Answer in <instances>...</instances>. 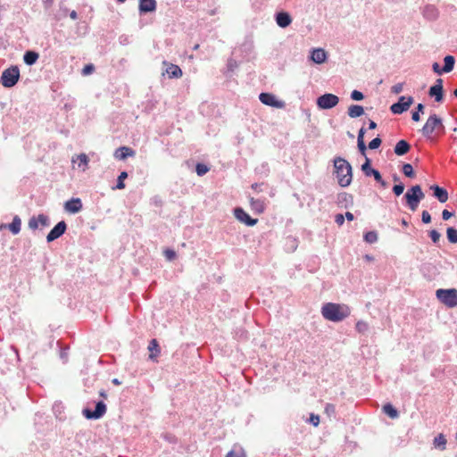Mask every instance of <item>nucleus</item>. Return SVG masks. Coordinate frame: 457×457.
Returning <instances> with one entry per match:
<instances>
[{"label": "nucleus", "mask_w": 457, "mask_h": 457, "mask_svg": "<svg viewBox=\"0 0 457 457\" xmlns=\"http://www.w3.org/2000/svg\"><path fill=\"white\" fill-rule=\"evenodd\" d=\"M334 173L340 187H348L353 180V168L349 162L340 156L333 160Z\"/></svg>", "instance_id": "1"}, {"label": "nucleus", "mask_w": 457, "mask_h": 457, "mask_svg": "<svg viewBox=\"0 0 457 457\" xmlns=\"http://www.w3.org/2000/svg\"><path fill=\"white\" fill-rule=\"evenodd\" d=\"M321 314L329 321L339 322L351 314V310L345 304L327 303L321 307Z\"/></svg>", "instance_id": "2"}, {"label": "nucleus", "mask_w": 457, "mask_h": 457, "mask_svg": "<svg viewBox=\"0 0 457 457\" xmlns=\"http://www.w3.org/2000/svg\"><path fill=\"white\" fill-rule=\"evenodd\" d=\"M424 197L425 195L420 185L411 187L403 195V199L405 200L406 205L412 212H415L417 210L420 201Z\"/></svg>", "instance_id": "3"}, {"label": "nucleus", "mask_w": 457, "mask_h": 457, "mask_svg": "<svg viewBox=\"0 0 457 457\" xmlns=\"http://www.w3.org/2000/svg\"><path fill=\"white\" fill-rule=\"evenodd\" d=\"M20 69L17 65H11L4 70L0 77V84L6 88L14 87L20 79Z\"/></svg>", "instance_id": "4"}, {"label": "nucleus", "mask_w": 457, "mask_h": 457, "mask_svg": "<svg viewBox=\"0 0 457 457\" xmlns=\"http://www.w3.org/2000/svg\"><path fill=\"white\" fill-rule=\"evenodd\" d=\"M437 129H444L443 120L436 113H433L428 118L420 132L425 138L432 139L433 133Z\"/></svg>", "instance_id": "5"}, {"label": "nucleus", "mask_w": 457, "mask_h": 457, "mask_svg": "<svg viewBox=\"0 0 457 457\" xmlns=\"http://www.w3.org/2000/svg\"><path fill=\"white\" fill-rule=\"evenodd\" d=\"M437 299L449 308L457 306V290L455 288L437 289L436 291Z\"/></svg>", "instance_id": "6"}, {"label": "nucleus", "mask_w": 457, "mask_h": 457, "mask_svg": "<svg viewBox=\"0 0 457 457\" xmlns=\"http://www.w3.org/2000/svg\"><path fill=\"white\" fill-rule=\"evenodd\" d=\"M339 103V97L331 93H325L320 96L316 104L317 106L321 110H329L337 106Z\"/></svg>", "instance_id": "7"}, {"label": "nucleus", "mask_w": 457, "mask_h": 457, "mask_svg": "<svg viewBox=\"0 0 457 457\" xmlns=\"http://www.w3.org/2000/svg\"><path fill=\"white\" fill-rule=\"evenodd\" d=\"M106 410V404L103 401H98L96 403L95 410L84 408L82 410V414L87 420H96L101 419L105 414Z\"/></svg>", "instance_id": "8"}, {"label": "nucleus", "mask_w": 457, "mask_h": 457, "mask_svg": "<svg viewBox=\"0 0 457 457\" xmlns=\"http://www.w3.org/2000/svg\"><path fill=\"white\" fill-rule=\"evenodd\" d=\"M413 104L412 96H400L398 101L390 106V111L394 114H402L406 112Z\"/></svg>", "instance_id": "9"}, {"label": "nucleus", "mask_w": 457, "mask_h": 457, "mask_svg": "<svg viewBox=\"0 0 457 457\" xmlns=\"http://www.w3.org/2000/svg\"><path fill=\"white\" fill-rule=\"evenodd\" d=\"M428 96L433 97L436 102L442 103L444 100L443 79H437L433 86L428 89Z\"/></svg>", "instance_id": "10"}, {"label": "nucleus", "mask_w": 457, "mask_h": 457, "mask_svg": "<svg viewBox=\"0 0 457 457\" xmlns=\"http://www.w3.org/2000/svg\"><path fill=\"white\" fill-rule=\"evenodd\" d=\"M67 229V224L64 220L59 221L47 234L46 241L47 243H51L55 239L62 237Z\"/></svg>", "instance_id": "11"}, {"label": "nucleus", "mask_w": 457, "mask_h": 457, "mask_svg": "<svg viewBox=\"0 0 457 457\" xmlns=\"http://www.w3.org/2000/svg\"><path fill=\"white\" fill-rule=\"evenodd\" d=\"M234 215L235 217L241 221L242 223L245 224L246 226L252 227L254 226L257 222V219L252 218L247 212H245V210L241 207H236L234 209Z\"/></svg>", "instance_id": "12"}, {"label": "nucleus", "mask_w": 457, "mask_h": 457, "mask_svg": "<svg viewBox=\"0 0 457 457\" xmlns=\"http://www.w3.org/2000/svg\"><path fill=\"white\" fill-rule=\"evenodd\" d=\"M260 101L268 106L280 108L284 105L283 102L277 100L271 93L262 92L259 95Z\"/></svg>", "instance_id": "13"}, {"label": "nucleus", "mask_w": 457, "mask_h": 457, "mask_svg": "<svg viewBox=\"0 0 457 457\" xmlns=\"http://www.w3.org/2000/svg\"><path fill=\"white\" fill-rule=\"evenodd\" d=\"M82 208L83 205L80 198H71L66 201L64 204L65 211L70 213H78L82 210Z\"/></svg>", "instance_id": "14"}, {"label": "nucleus", "mask_w": 457, "mask_h": 457, "mask_svg": "<svg viewBox=\"0 0 457 457\" xmlns=\"http://www.w3.org/2000/svg\"><path fill=\"white\" fill-rule=\"evenodd\" d=\"M361 170L366 177H373L374 179L377 178L380 179V172L371 167V161L368 157L365 158V162L361 164Z\"/></svg>", "instance_id": "15"}, {"label": "nucleus", "mask_w": 457, "mask_h": 457, "mask_svg": "<svg viewBox=\"0 0 457 457\" xmlns=\"http://www.w3.org/2000/svg\"><path fill=\"white\" fill-rule=\"evenodd\" d=\"M157 4L155 0H139L138 11L140 14L153 12L156 10Z\"/></svg>", "instance_id": "16"}, {"label": "nucleus", "mask_w": 457, "mask_h": 457, "mask_svg": "<svg viewBox=\"0 0 457 457\" xmlns=\"http://www.w3.org/2000/svg\"><path fill=\"white\" fill-rule=\"evenodd\" d=\"M275 21L278 27L285 29L292 23V18L287 12H278L275 15Z\"/></svg>", "instance_id": "17"}, {"label": "nucleus", "mask_w": 457, "mask_h": 457, "mask_svg": "<svg viewBox=\"0 0 457 457\" xmlns=\"http://www.w3.org/2000/svg\"><path fill=\"white\" fill-rule=\"evenodd\" d=\"M430 189L433 191V196L440 203L444 204L448 200V192L445 188L441 187L438 185H432Z\"/></svg>", "instance_id": "18"}, {"label": "nucleus", "mask_w": 457, "mask_h": 457, "mask_svg": "<svg viewBox=\"0 0 457 457\" xmlns=\"http://www.w3.org/2000/svg\"><path fill=\"white\" fill-rule=\"evenodd\" d=\"M135 151L129 146H120L114 152V157L118 160H125L135 155Z\"/></svg>", "instance_id": "19"}, {"label": "nucleus", "mask_w": 457, "mask_h": 457, "mask_svg": "<svg viewBox=\"0 0 457 457\" xmlns=\"http://www.w3.org/2000/svg\"><path fill=\"white\" fill-rule=\"evenodd\" d=\"M310 59L317 64H321L327 60V53L322 48L313 49L311 52Z\"/></svg>", "instance_id": "20"}, {"label": "nucleus", "mask_w": 457, "mask_h": 457, "mask_svg": "<svg viewBox=\"0 0 457 457\" xmlns=\"http://www.w3.org/2000/svg\"><path fill=\"white\" fill-rule=\"evenodd\" d=\"M410 150H411V145L408 141H406L404 139L399 140L395 144V148H394V152L397 156H403V155L406 154L407 153H409Z\"/></svg>", "instance_id": "21"}, {"label": "nucleus", "mask_w": 457, "mask_h": 457, "mask_svg": "<svg viewBox=\"0 0 457 457\" xmlns=\"http://www.w3.org/2000/svg\"><path fill=\"white\" fill-rule=\"evenodd\" d=\"M249 201L251 208L255 213L261 214L265 211V202L263 199L250 197Z\"/></svg>", "instance_id": "22"}, {"label": "nucleus", "mask_w": 457, "mask_h": 457, "mask_svg": "<svg viewBox=\"0 0 457 457\" xmlns=\"http://www.w3.org/2000/svg\"><path fill=\"white\" fill-rule=\"evenodd\" d=\"M147 348L151 352V353L149 354V359L152 360V361H155L157 356L161 353V348H160V345L158 344V341L156 339H154V338L152 339L149 342V345H148Z\"/></svg>", "instance_id": "23"}, {"label": "nucleus", "mask_w": 457, "mask_h": 457, "mask_svg": "<svg viewBox=\"0 0 457 457\" xmlns=\"http://www.w3.org/2000/svg\"><path fill=\"white\" fill-rule=\"evenodd\" d=\"M39 58L38 53L33 50H28L23 54V62L25 64L31 66L37 62Z\"/></svg>", "instance_id": "24"}, {"label": "nucleus", "mask_w": 457, "mask_h": 457, "mask_svg": "<svg viewBox=\"0 0 457 457\" xmlns=\"http://www.w3.org/2000/svg\"><path fill=\"white\" fill-rule=\"evenodd\" d=\"M347 114L352 119L359 118L364 114V108L359 104H352L348 107Z\"/></svg>", "instance_id": "25"}, {"label": "nucleus", "mask_w": 457, "mask_h": 457, "mask_svg": "<svg viewBox=\"0 0 457 457\" xmlns=\"http://www.w3.org/2000/svg\"><path fill=\"white\" fill-rule=\"evenodd\" d=\"M454 64H455V58L453 55H446L445 58H444V66L442 67V71L445 72V73H449L451 72L453 68H454Z\"/></svg>", "instance_id": "26"}, {"label": "nucleus", "mask_w": 457, "mask_h": 457, "mask_svg": "<svg viewBox=\"0 0 457 457\" xmlns=\"http://www.w3.org/2000/svg\"><path fill=\"white\" fill-rule=\"evenodd\" d=\"M423 15L425 18L433 21L437 18L438 12L434 5L428 4L425 6Z\"/></svg>", "instance_id": "27"}, {"label": "nucleus", "mask_w": 457, "mask_h": 457, "mask_svg": "<svg viewBox=\"0 0 457 457\" xmlns=\"http://www.w3.org/2000/svg\"><path fill=\"white\" fill-rule=\"evenodd\" d=\"M21 220L18 215H15L12 221L8 225L9 230L13 234L17 235L21 231Z\"/></svg>", "instance_id": "28"}, {"label": "nucleus", "mask_w": 457, "mask_h": 457, "mask_svg": "<svg viewBox=\"0 0 457 457\" xmlns=\"http://www.w3.org/2000/svg\"><path fill=\"white\" fill-rule=\"evenodd\" d=\"M166 72L170 79H178L182 76L181 69L178 65H175V64H170L167 68Z\"/></svg>", "instance_id": "29"}, {"label": "nucleus", "mask_w": 457, "mask_h": 457, "mask_svg": "<svg viewBox=\"0 0 457 457\" xmlns=\"http://www.w3.org/2000/svg\"><path fill=\"white\" fill-rule=\"evenodd\" d=\"M298 247V240L294 237H287L285 242V249L287 252L293 253Z\"/></svg>", "instance_id": "30"}, {"label": "nucleus", "mask_w": 457, "mask_h": 457, "mask_svg": "<svg viewBox=\"0 0 457 457\" xmlns=\"http://www.w3.org/2000/svg\"><path fill=\"white\" fill-rule=\"evenodd\" d=\"M383 411L391 419H396L399 416L398 411L389 403L383 406Z\"/></svg>", "instance_id": "31"}, {"label": "nucleus", "mask_w": 457, "mask_h": 457, "mask_svg": "<svg viewBox=\"0 0 457 457\" xmlns=\"http://www.w3.org/2000/svg\"><path fill=\"white\" fill-rule=\"evenodd\" d=\"M446 438L443 434H439L434 438L433 445L436 448H439L440 450H445L446 445Z\"/></svg>", "instance_id": "32"}, {"label": "nucleus", "mask_w": 457, "mask_h": 457, "mask_svg": "<svg viewBox=\"0 0 457 457\" xmlns=\"http://www.w3.org/2000/svg\"><path fill=\"white\" fill-rule=\"evenodd\" d=\"M225 457H246V453L241 446H235Z\"/></svg>", "instance_id": "33"}, {"label": "nucleus", "mask_w": 457, "mask_h": 457, "mask_svg": "<svg viewBox=\"0 0 457 457\" xmlns=\"http://www.w3.org/2000/svg\"><path fill=\"white\" fill-rule=\"evenodd\" d=\"M446 237L451 244H457V229L453 227L446 228Z\"/></svg>", "instance_id": "34"}, {"label": "nucleus", "mask_w": 457, "mask_h": 457, "mask_svg": "<svg viewBox=\"0 0 457 457\" xmlns=\"http://www.w3.org/2000/svg\"><path fill=\"white\" fill-rule=\"evenodd\" d=\"M127 178H128V172L121 171L120 174L118 176L117 184L115 187H112V189H124L126 187L124 180Z\"/></svg>", "instance_id": "35"}, {"label": "nucleus", "mask_w": 457, "mask_h": 457, "mask_svg": "<svg viewBox=\"0 0 457 457\" xmlns=\"http://www.w3.org/2000/svg\"><path fill=\"white\" fill-rule=\"evenodd\" d=\"M364 240L369 244H374L378 241V233L375 230L368 231L363 236Z\"/></svg>", "instance_id": "36"}, {"label": "nucleus", "mask_w": 457, "mask_h": 457, "mask_svg": "<svg viewBox=\"0 0 457 457\" xmlns=\"http://www.w3.org/2000/svg\"><path fill=\"white\" fill-rule=\"evenodd\" d=\"M38 224L41 228H47L50 226V219L47 215L41 213L37 216Z\"/></svg>", "instance_id": "37"}, {"label": "nucleus", "mask_w": 457, "mask_h": 457, "mask_svg": "<svg viewBox=\"0 0 457 457\" xmlns=\"http://www.w3.org/2000/svg\"><path fill=\"white\" fill-rule=\"evenodd\" d=\"M210 170V168L202 162H197L195 165V172L198 176L202 177Z\"/></svg>", "instance_id": "38"}, {"label": "nucleus", "mask_w": 457, "mask_h": 457, "mask_svg": "<svg viewBox=\"0 0 457 457\" xmlns=\"http://www.w3.org/2000/svg\"><path fill=\"white\" fill-rule=\"evenodd\" d=\"M402 171L408 178H413L415 175L413 167L410 163H404L403 165Z\"/></svg>", "instance_id": "39"}, {"label": "nucleus", "mask_w": 457, "mask_h": 457, "mask_svg": "<svg viewBox=\"0 0 457 457\" xmlns=\"http://www.w3.org/2000/svg\"><path fill=\"white\" fill-rule=\"evenodd\" d=\"M353 196L350 194H347L345 192L340 193L337 196V203L339 204H343L344 203L352 202Z\"/></svg>", "instance_id": "40"}, {"label": "nucleus", "mask_w": 457, "mask_h": 457, "mask_svg": "<svg viewBox=\"0 0 457 457\" xmlns=\"http://www.w3.org/2000/svg\"><path fill=\"white\" fill-rule=\"evenodd\" d=\"M404 184L402 183V182H399L398 184H395L393 188H392V191L393 193L396 195V196H399L401 195L403 191H404Z\"/></svg>", "instance_id": "41"}, {"label": "nucleus", "mask_w": 457, "mask_h": 457, "mask_svg": "<svg viewBox=\"0 0 457 457\" xmlns=\"http://www.w3.org/2000/svg\"><path fill=\"white\" fill-rule=\"evenodd\" d=\"M355 328L359 333H365L368 330L369 326L367 322L359 320L355 325Z\"/></svg>", "instance_id": "42"}, {"label": "nucleus", "mask_w": 457, "mask_h": 457, "mask_svg": "<svg viewBox=\"0 0 457 457\" xmlns=\"http://www.w3.org/2000/svg\"><path fill=\"white\" fill-rule=\"evenodd\" d=\"M350 97L353 101H361L364 99V95L362 92L354 89L351 92Z\"/></svg>", "instance_id": "43"}, {"label": "nucleus", "mask_w": 457, "mask_h": 457, "mask_svg": "<svg viewBox=\"0 0 457 457\" xmlns=\"http://www.w3.org/2000/svg\"><path fill=\"white\" fill-rule=\"evenodd\" d=\"M381 144L382 140L380 139V137H377L369 143V148L370 150H375L378 148L381 145Z\"/></svg>", "instance_id": "44"}, {"label": "nucleus", "mask_w": 457, "mask_h": 457, "mask_svg": "<svg viewBox=\"0 0 457 457\" xmlns=\"http://www.w3.org/2000/svg\"><path fill=\"white\" fill-rule=\"evenodd\" d=\"M163 253H164L166 260L170 261V262L173 261L177 256L176 252L173 249H170V248L165 249Z\"/></svg>", "instance_id": "45"}, {"label": "nucleus", "mask_w": 457, "mask_h": 457, "mask_svg": "<svg viewBox=\"0 0 457 457\" xmlns=\"http://www.w3.org/2000/svg\"><path fill=\"white\" fill-rule=\"evenodd\" d=\"M429 237L434 244H437L440 240L441 234L437 230L432 229L429 231Z\"/></svg>", "instance_id": "46"}, {"label": "nucleus", "mask_w": 457, "mask_h": 457, "mask_svg": "<svg viewBox=\"0 0 457 457\" xmlns=\"http://www.w3.org/2000/svg\"><path fill=\"white\" fill-rule=\"evenodd\" d=\"M29 228L32 230H36L39 228L38 220H37V216H32L29 220Z\"/></svg>", "instance_id": "47"}, {"label": "nucleus", "mask_w": 457, "mask_h": 457, "mask_svg": "<svg viewBox=\"0 0 457 457\" xmlns=\"http://www.w3.org/2000/svg\"><path fill=\"white\" fill-rule=\"evenodd\" d=\"M78 160L79 161V166H87V163L89 162L88 157L86 154H80L78 155Z\"/></svg>", "instance_id": "48"}, {"label": "nucleus", "mask_w": 457, "mask_h": 457, "mask_svg": "<svg viewBox=\"0 0 457 457\" xmlns=\"http://www.w3.org/2000/svg\"><path fill=\"white\" fill-rule=\"evenodd\" d=\"M238 66V63L236 60L230 58L228 60L227 62V68L228 71H234L235 69H237Z\"/></svg>", "instance_id": "49"}, {"label": "nucleus", "mask_w": 457, "mask_h": 457, "mask_svg": "<svg viewBox=\"0 0 457 457\" xmlns=\"http://www.w3.org/2000/svg\"><path fill=\"white\" fill-rule=\"evenodd\" d=\"M325 412L328 416L335 415L336 413V406L333 403H327L325 406Z\"/></svg>", "instance_id": "50"}, {"label": "nucleus", "mask_w": 457, "mask_h": 457, "mask_svg": "<svg viewBox=\"0 0 457 457\" xmlns=\"http://www.w3.org/2000/svg\"><path fill=\"white\" fill-rule=\"evenodd\" d=\"M357 146H358V150H359L360 154L361 155L365 156L366 151H367V146H366L364 140L357 141Z\"/></svg>", "instance_id": "51"}, {"label": "nucleus", "mask_w": 457, "mask_h": 457, "mask_svg": "<svg viewBox=\"0 0 457 457\" xmlns=\"http://www.w3.org/2000/svg\"><path fill=\"white\" fill-rule=\"evenodd\" d=\"M403 89V83H397L391 87V93L395 95L400 94Z\"/></svg>", "instance_id": "52"}, {"label": "nucleus", "mask_w": 457, "mask_h": 457, "mask_svg": "<svg viewBox=\"0 0 457 457\" xmlns=\"http://www.w3.org/2000/svg\"><path fill=\"white\" fill-rule=\"evenodd\" d=\"M95 71V66L92 63L87 64L84 66L82 70V74L84 76L91 74Z\"/></svg>", "instance_id": "53"}, {"label": "nucleus", "mask_w": 457, "mask_h": 457, "mask_svg": "<svg viewBox=\"0 0 457 457\" xmlns=\"http://www.w3.org/2000/svg\"><path fill=\"white\" fill-rule=\"evenodd\" d=\"M421 220L423 223L428 224L431 222V215L428 211H423L421 213Z\"/></svg>", "instance_id": "54"}, {"label": "nucleus", "mask_w": 457, "mask_h": 457, "mask_svg": "<svg viewBox=\"0 0 457 457\" xmlns=\"http://www.w3.org/2000/svg\"><path fill=\"white\" fill-rule=\"evenodd\" d=\"M309 422L312 424L314 427H317L320 424V416L312 413L309 419Z\"/></svg>", "instance_id": "55"}, {"label": "nucleus", "mask_w": 457, "mask_h": 457, "mask_svg": "<svg viewBox=\"0 0 457 457\" xmlns=\"http://www.w3.org/2000/svg\"><path fill=\"white\" fill-rule=\"evenodd\" d=\"M432 70L435 73H436L437 75H442L443 73H445L443 71H442V67H440L439 63L438 62H434L432 64Z\"/></svg>", "instance_id": "56"}, {"label": "nucleus", "mask_w": 457, "mask_h": 457, "mask_svg": "<svg viewBox=\"0 0 457 457\" xmlns=\"http://www.w3.org/2000/svg\"><path fill=\"white\" fill-rule=\"evenodd\" d=\"M335 222L338 225V226H342L345 222V216L342 214V213H337L336 216H335Z\"/></svg>", "instance_id": "57"}, {"label": "nucleus", "mask_w": 457, "mask_h": 457, "mask_svg": "<svg viewBox=\"0 0 457 457\" xmlns=\"http://www.w3.org/2000/svg\"><path fill=\"white\" fill-rule=\"evenodd\" d=\"M453 215V212H449L448 210H444V211L442 212V219H443L444 220H449Z\"/></svg>", "instance_id": "58"}, {"label": "nucleus", "mask_w": 457, "mask_h": 457, "mask_svg": "<svg viewBox=\"0 0 457 457\" xmlns=\"http://www.w3.org/2000/svg\"><path fill=\"white\" fill-rule=\"evenodd\" d=\"M366 133V129L361 127L358 132L357 141L364 140V135Z\"/></svg>", "instance_id": "59"}, {"label": "nucleus", "mask_w": 457, "mask_h": 457, "mask_svg": "<svg viewBox=\"0 0 457 457\" xmlns=\"http://www.w3.org/2000/svg\"><path fill=\"white\" fill-rule=\"evenodd\" d=\"M263 185H264L263 183H261V184H259V183H253V184L252 185V188H253L254 191L260 192V191H262V186H263Z\"/></svg>", "instance_id": "60"}, {"label": "nucleus", "mask_w": 457, "mask_h": 457, "mask_svg": "<svg viewBox=\"0 0 457 457\" xmlns=\"http://www.w3.org/2000/svg\"><path fill=\"white\" fill-rule=\"evenodd\" d=\"M411 119L413 121H420V114L418 112L413 111L411 113Z\"/></svg>", "instance_id": "61"}, {"label": "nucleus", "mask_w": 457, "mask_h": 457, "mask_svg": "<svg viewBox=\"0 0 457 457\" xmlns=\"http://www.w3.org/2000/svg\"><path fill=\"white\" fill-rule=\"evenodd\" d=\"M378 184H380L383 187H387V183L386 181L382 178V176L380 175V179L379 178H377L375 179Z\"/></svg>", "instance_id": "62"}, {"label": "nucleus", "mask_w": 457, "mask_h": 457, "mask_svg": "<svg viewBox=\"0 0 457 457\" xmlns=\"http://www.w3.org/2000/svg\"><path fill=\"white\" fill-rule=\"evenodd\" d=\"M424 108H425V106L423 104H418V105L416 106L414 111L418 112L420 114L424 112Z\"/></svg>", "instance_id": "63"}, {"label": "nucleus", "mask_w": 457, "mask_h": 457, "mask_svg": "<svg viewBox=\"0 0 457 457\" xmlns=\"http://www.w3.org/2000/svg\"><path fill=\"white\" fill-rule=\"evenodd\" d=\"M344 216H345V219H346L349 221H352L354 219L353 214L352 212H346Z\"/></svg>", "instance_id": "64"}]
</instances>
